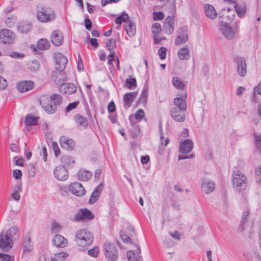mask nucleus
Wrapping results in <instances>:
<instances>
[{"mask_svg": "<svg viewBox=\"0 0 261 261\" xmlns=\"http://www.w3.org/2000/svg\"><path fill=\"white\" fill-rule=\"evenodd\" d=\"M19 233L17 227L12 226L6 233H0V248L3 251H8L13 247V241L19 238Z\"/></svg>", "mask_w": 261, "mask_h": 261, "instance_id": "f257e3e1", "label": "nucleus"}, {"mask_svg": "<svg viewBox=\"0 0 261 261\" xmlns=\"http://www.w3.org/2000/svg\"><path fill=\"white\" fill-rule=\"evenodd\" d=\"M232 186L233 189L238 192L244 191L247 186L245 175L240 171H234L232 174Z\"/></svg>", "mask_w": 261, "mask_h": 261, "instance_id": "f03ea898", "label": "nucleus"}, {"mask_svg": "<svg viewBox=\"0 0 261 261\" xmlns=\"http://www.w3.org/2000/svg\"><path fill=\"white\" fill-rule=\"evenodd\" d=\"M93 239V235L90 232L86 229H80L75 233L74 241L78 246L86 247L92 244Z\"/></svg>", "mask_w": 261, "mask_h": 261, "instance_id": "7ed1b4c3", "label": "nucleus"}, {"mask_svg": "<svg viewBox=\"0 0 261 261\" xmlns=\"http://www.w3.org/2000/svg\"><path fill=\"white\" fill-rule=\"evenodd\" d=\"M39 104L44 111L49 114H54L57 111V106L48 95H41L38 99Z\"/></svg>", "mask_w": 261, "mask_h": 261, "instance_id": "20e7f679", "label": "nucleus"}, {"mask_svg": "<svg viewBox=\"0 0 261 261\" xmlns=\"http://www.w3.org/2000/svg\"><path fill=\"white\" fill-rule=\"evenodd\" d=\"M105 254L109 261H116L118 257V253L116 246L111 243H106L104 245Z\"/></svg>", "mask_w": 261, "mask_h": 261, "instance_id": "39448f33", "label": "nucleus"}, {"mask_svg": "<svg viewBox=\"0 0 261 261\" xmlns=\"http://www.w3.org/2000/svg\"><path fill=\"white\" fill-rule=\"evenodd\" d=\"M177 97L173 99V106L171 108L181 109L187 111V105L186 99L187 97V91H184L182 93H178Z\"/></svg>", "mask_w": 261, "mask_h": 261, "instance_id": "423d86ee", "label": "nucleus"}, {"mask_svg": "<svg viewBox=\"0 0 261 261\" xmlns=\"http://www.w3.org/2000/svg\"><path fill=\"white\" fill-rule=\"evenodd\" d=\"M16 35L8 29L0 30V42L3 44H12L15 42Z\"/></svg>", "mask_w": 261, "mask_h": 261, "instance_id": "0eeeda50", "label": "nucleus"}, {"mask_svg": "<svg viewBox=\"0 0 261 261\" xmlns=\"http://www.w3.org/2000/svg\"><path fill=\"white\" fill-rule=\"evenodd\" d=\"M234 62L237 65L238 74L241 77L245 76L247 73V64L245 59L242 57H236Z\"/></svg>", "mask_w": 261, "mask_h": 261, "instance_id": "6e6552de", "label": "nucleus"}, {"mask_svg": "<svg viewBox=\"0 0 261 261\" xmlns=\"http://www.w3.org/2000/svg\"><path fill=\"white\" fill-rule=\"evenodd\" d=\"M188 40V27L187 26L180 27L177 31V35L175 40V44L179 45L185 43Z\"/></svg>", "mask_w": 261, "mask_h": 261, "instance_id": "1a4fd4ad", "label": "nucleus"}, {"mask_svg": "<svg viewBox=\"0 0 261 261\" xmlns=\"http://www.w3.org/2000/svg\"><path fill=\"white\" fill-rule=\"evenodd\" d=\"M219 29L226 38L232 39L234 37L236 31L232 29L226 22L223 23V20H221Z\"/></svg>", "mask_w": 261, "mask_h": 261, "instance_id": "9d476101", "label": "nucleus"}, {"mask_svg": "<svg viewBox=\"0 0 261 261\" xmlns=\"http://www.w3.org/2000/svg\"><path fill=\"white\" fill-rule=\"evenodd\" d=\"M54 58L56 61V69L63 71L65 68L66 65L68 62L67 58L59 53H56Z\"/></svg>", "mask_w": 261, "mask_h": 261, "instance_id": "9b49d317", "label": "nucleus"}, {"mask_svg": "<svg viewBox=\"0 0 261 261\" xmlns=\"http://www.w3.org/2000/svg\"><path fill=\"white\" fill-rule=\"evenodd\" d=\"M170 115L176 122H182L186 119V110L171 108Z\"/></svg>", "mask_w": 261, "mask_h": 261, "instance_id": "f8f14e48", "label": "nucleus"}, {"mask_svg": "<svg viewBox=\"0 0 261 261\" xmlns=\"http://www.w3.org/2000/svg\"><path fill=\"white\" fill-rule=\"evenodd\" d=\"M94 215L87 208H83L76 213L74 217V220L76 222L84 221L86 219L92 220Z\"/></svg>", "mask_w": 261, "mask_h": 261, "instance_id": "ddd939ff", "label": "nucleus"}, {"mask_svg": "<svg viewBox=\"0 0 261 261\" xmlns=\"http://www.w3.org/2000/svg\"><path fill=\"white\" fill-rule=\"evenodd\" d=\"M37 17L38 20L42 22H46L55 18L54 14H48L46 9L43 7L38 8Z\"/></svg>", "mask_w": 261, "mask_h": 261, "instance_id": "4468645a", "label": "nucleus"}, {"mask_svg": "<svg viewBox=\"0 0 261 261\" xmlns=\"http://www.w3.org/2000/svg\"><path fill=\"white\" fill-rule=\"evenodd\" d=\"M69 191L77 196H82L86 193V190L82 185L78 182L71 184L69 187Z\"/></svg>", "mask_w": 261, "mask_h": 261, "instance_id": "2eb2a0df", "label": "nucleus"}, {"mask_svg": "<svg viewBox=\"0 0 261 261\" xmlns=\"http://www.w3.org/2000/svg\"><path fill=\"white\" fill-rule=\"evenodd\" d=\"M51 79L56 84L59 85V87L66 81L65 73L63 71L56 69L52 72Z\"/></svg>", "mask_w": 261, "mask_h": 261, "instance_id": "dca6fc26", "label": "nucleus"}, {"mask_svg": "<svg viewBox=\"0 0 261 261\" xmlns=\"http://www.w3.org/2000/svg\"><path fill=\"white\" fill-rule=\"evenodd\" d=\"M59 89L60 92L66 95H71L75 93L77 88L72 83H64L59 87Z\"/></svg>", "mask_w": 261, "mask_h": 261, "instance_id": "f3484780", "label": "nucleus"}, {"mask_svg": "<svg viewBox=\"0 0 261 261\" xmlns=\"http://www.w3.org/2000/svg\"><path fill=\"white\" fill-rule=\"evenodd\" d=\"M55 177L59 180H65L68 177V172L66 169L59 166L55 168L54 171Z\"/></svg>", "mask_w": 261, "mask_h": 261, "instance_id": "a211bd4d", "label": "nucleus"}, {"mask_svg": "<svg viewBox=\"0 0 261 261\" xmlns=\"http://www.w3.org/2000/svg\"><path fill=\"white\" fill-rule=\"evenodd\" d=\"M51 43L55 46H59L63 43V36L62 33L59 30L54 31L51 35Z\"/></svg>", "mask_w": 261, "mask_h": 261, "instance_id": "6ab92c4d", "label": "nucleus"}, {"mask_svg": "<svg viewBox=\"0 0 261 261\" xmlns=\"http://www.w3.org/2000/svg\"><path fill=\"white\" fill-rule=\"evenodd\" d=\"M34 86L33 82L31 81H23L18 83L17 88L21 92L28 91L33 89Z\"/></svg>", "mask_w": 261, "mask_h": 261, "instance_id": "aec40b11", "label": "nucleus"}, {"mask_svg": "<svg viewBox=\"0 0 261 261\" xmlns=\"http://www.w3.org/2000/svg\"><path fill=\"white\" fill-rule=\"evenodd\" d=\"M193 147V144L191 140L186 139L180 143L179 149L182 153H188L190 152Z\"/></svg>", "mask_w": 261, "mask_h": 261, "instance_id": "412c9836", "label": "nucleus"}, {"mask_svg": "<svg viewBox=\"0 0 261 261\" xmlns=\"http://www.w3.org/2000/svg\"><path fill=\"white\" fill-rule=\"evenodd\" d=\"M74 120L78 128H87L88 127L89 123L85 117L80 114H76L74 116Z\"/></svg>", "mask_w": 261, "mask_h": 261, "instance_id": "4be33fe9", "label": "nucleus"}, {"mask_svg": "<svg viewBox=\"0 0 261 261\" xmlns=\"http://www.w3.org/2000/svg\"><path fill=\"white\" fill-rule=\"evenodd\" d=\"M103 188V185L102 184H99L98 186H97L93 192H92L89 200V203L90 204H93L99 199V197L100 195L102 190Z\"/></svg>", "mask_w": 261, "mask_h": 261, "instance_id": "5701e85b", "label": "nucleus"}, {"mask_svg": "<svg viewBox=\"0 0 261 261\" xmlns=\"http://www.w3.org/2000/svg\"><path fill=\"white\" fill-rule=\"evenodd\" d=\"M136 92L125 93L123 96V102L124 108L127 109L130 107L134 99L137 97Z\"/></svg>", "mask_w": 261, "mask_h": 261, "instance_id": "b1692460", "label": "nucleus"}, {"mask_svg": "<svg viewBox=\"0 0 261 261\" xmlns=\"http://www.w3.org/2000/svg\"><path fill=\"white\" fill-rule=\"evenodd\" d=\"M235 11L237 15L240 18L244 17L246 12V5L245 2H240L237 4L236 3L234 6Z\"/></svg>", "mask_w": 261, "mask_h": 261, "instance_id": "393cba45", "label": "nucleus"}, {"mask_svg": "<svg viewBox=\"0 0 261 261\" xmlns=\"http://www.w3.org/2000/svg\"><path fill=\"white\" fill-rule=\"evenodd\" d=\"M53 244L57 247H64L67 244V240L61 234H56L53 240Z\"/></svg>", "mask_w": 261, "mask_h": 261, "instance_id": "a878e982", "label": "nucleus"}, {"mask_svg": "<svg viewBox=\"0 0 261 261\" xmlns=\"http://www.w3.org/2000/svg\"><path fill=\"white\" fill-rule=\"evenodd\" d=\"M201 188L206 194L212 193L215 189L214 183L210 180H203L202 181Z\"/></svg>", "mask_w": 261, "mask_h": 261, "instance_id": "bb28decb", "label": "nucleus"}, {"mask_svg": "<svg viewBox=\"0 0 261 261\" xmlns=\"http://www.w3.org/2000/svg\"><path fill=\"white\" fill-rule=\"evenodd\" d=\"M204 9L205 15L208 18L213 19L216 17L217 13L212 5L205 4L204 6Z\"/></svg>", "mask_w": 261, "mask_h": 261, "instance_id": "cd10ccee", "label": "nucleus"}, {"mask_svg": "<svg viewBox=\"0 0 261 261\" xmlns=\"http://www.w3.org/2000/svg\"><path fill=\"white\" fill-rule=\"evenodd\" d=\"M60 143L61 147L66 149H71L74 146L73 140L65 136L60 138Z\"/></svg>", "mask_w": 261, "mask_h": 261, "instance_id": "c85d7f7f", "label": "nucleus"}, {"mask_svg": "<svg viewBox=\"0 0 261 261\" xmlns=\"http://www.w3.org/2000/svg\"><path fill=\"white\" fill-rule=\"evenodd\" d=\"M136 246L137 250H136V253L134 252V251H128L127 252V257L128 259V261H140L139 257L141 256L139 255L141 252V249L140 247L137 245L135 244Z\"/></svg>", "mask_w": 261, "mask_h": 261, "instance_id": "c756f323", "label": "nucleus"}, {"mask_svg": "<svg viewBox=\"0 0 261 261\" xmlns=\"http://www.w3.org/2000/svg\"><path fill=\"white\" fill-rule=\"evenodd\" d=\"M172 83L174 87L177 89L180 90V93L187 91L185 84L178 77L174 76L172 78Z\"/></svg>", "mask_w": 261, "mask_h": 261, "instance_id": "7c9ffc66", "label": "nucleus"}, {"mask_svg": "<svg viewBox=\"0 0 261 261\" xmlns=\"http://www.w3.org/2000/svg\"><path fill=\"white\" fill-rule=\"evenodd\" d=\"M61 161L63 165L62 167L65 169L72 167L74 164V161L73 159L68 155H63L61 159Z\"/></svg>", "mask_w": 261, "mask_h": 261, "instance_id": "2f4dec72", "label": "nucleus"}, {"mask_svg": "<svg viewBox=\"0 0 261 261\" xmlns=\"http://www.w3.org/2000/svg\"><path fill=\"white\" fill-rule=\"evenodd\" d=\"M31 29L32 23L28 21L21 22L17 26L18 31L22 33H27L30 31Z\"/></svg>", "mask_w": 261, "mask_h": 261, "instance_id": "473e14b6", "label": "nucleus"}, {"mask_svg": "<svg viewBox=\"0 0 261 261\" xmlns=\"http://www.w3.org/2000/svg\"><path fill=\"white\" fill-rule=\"evenodd\" d=\"M126 32L127 35L130 37H133L136 34V25L135 24L129 21L127 22L125 26Z\"/></svg>", "mask_w": 261, "mask_h": 261, "instance_id": "72a5a7b5", "label": "nucleus"}, {"mask_svg": "<svg viewBox=\"0 0 261 261\" xmlns=\"http://www.w3.org/2000/svg\"><path fill=\"white\" fill-rule=\"evenodd\" d=\"M148 86L147 85H144L138 100L139 103H142L143 104H145L146 103L148 98Z\"/></svg>", "mask_w": 261, "mask_h": 261, "instance_id": "f704fd0d", "label": "nucleus"}, {"mask_svg": "<svg viewBox=\"0 0 261 261\" xmlns=\"http://www.w3.org/2000/svg\"><path fill=\"white\" fill-rule=\"evenodd\" d=\"M50 46L49 41L44 38L39 39L37 43V46L40 50H46L49 48Z\"/></svg>", "mask_w": 261, "mask_h": 261, "instance_id": "c9c22d12", "label": "nucleus"}, {"mask_svg": "<svg viewBox=\"0 0 261 261\" xmlns=\"http://www.w3.org/2000/svg\"><path fill=\"white\" fill-rule=\"evenodd\" d=\"M92 173L87 170H81L79 172L78 179L82 181H87L92 177Z\"/></svg>", "mask_w": 261, "mask_h": 261, "instance_id": "e433bc0d", "label": "nucleus"}, {"mask_svg": "<svg viewBox=\"0 0 261 261\" xmlns=\"http://www.w3.org/2000/svg\"><path fill=\"white\" fill-rule=\"evenodd\" d=\"M39 117L33 116L32 114L28 115L25 118V123L27 126L36 125L38 123Z\"/></svg>", "mask_w": 261, "mask_h": 261, "instance_id": "4c0bfd02", "label": "nucleus"}, {"mask_svg": "<svg viewBox=\"0 0 261 261\" xmlns=\"http://www.w3.org/2000/svg\"><path fill=\"white\" fill-rule=\"evenodd\" d=\"M177 54L180 59L187 60L189 58V49L187 46H185L179 49Z\"/></svg>", "mask_w": 261, "mask_h": 261, "instance_id": "58836bf2", "label": "nucleus"}, {"mask_svg": "<svg viewBox=\"0 0 261 261\" xmlns=\"http://www.w3.org/2000/svg\"><path fill=\"white\" fill-rule=\"evenodd\" d=\"M31 241V238L28 235L24 237L22 244L23 251L29 252L31 251L33 249V247Z\"/></svg>", "mask_w": 261, "mask_h": 261, "instance_id": "ea45409f", "label": "nucleus"}, {"mask_svg": "<svg viewBox=\"0 0 261 261\" xmlns=\"http://www.w3.org/2000/svg\"><path fill=\"white\" fill-rule=\"evenodd\" d=\"M249 215V212L248 211H245L243 212L241 220L240 223L239 224L238 227V230L240 231H242L245 228V224H246L247 222V218Z\"/></svg>", "mask_w": 261, "mask_h": 261, "instance_id": "a19ab883", "label": "nucleus"}, {"mask_svg": "<svg viewBox=\"0 0 261 261\" xmlns=\"http://www.w3.org/2000/svg\"><path fill=\"white\" fill-rule=\"evenodd\" d=\"M129 16L128 14L123 12L120 16L116 18L115 22L117 24L120 25L122 22H127Z\"/></svg>", "mask_w": 261, "mask_h": 261, "instance_id": "79ce46f5", "label": "nucleus"}, {"mask_svg": "<svg viewBox=\"0 0 261 261\" xmlns=\"http://www.w3.org/2000/svg\"><path fill=\"white\" fill-rule=\"evenodd\" d=\"M126 87L129 89L135 88L137 86L136 79L129 76V79H127L126 80Z\"/></svg>", "mask_w": 261, "mask_h": 261, "instance_id": "37998d69", "label": "nucleus"}, {"mask_svg": "<svg viewBox=\"0 0 261 261\" xmlns=\"http://www.w3.org/2000/svg\"><path fill=\"white\" fill-rule=\"evenodd\" d=\"M231 11H232V9L229 8H224L222 9L219 13V18L221 19L220 21L225 20L227 13H229Z\"/></svg>", "mask_w": 261, "mask_h": 261, "instance_id": "c03bdc74", "label": "nucleus"}, {"mask_svg": "<svg viewBox=\"0 0 261 261\" xmlns=\"http://www.w3.org/2000/svg\"><path fill=\"white\" fill-rule=\"evenodd\" d=\"M16 21V16H12L8 17L5 20V23L8 27H12Z\"/></svg>", "mask_w": 261, "mask_h": 261, "instance_id": "a18cd8bd", "label": "nucleus"}, {"mask_svg": "<svg viewBox=\"0 0 261 261\" xmlns=\"http://www.w3.org/2000/svg\"><path fill=\"white\" fill-rule=\"evenodd\" d=\"M49 97L51 99L54 103L56 104V106L57 105L60 104L62 101L61 97L58 94H53L52 96H49Z\"/></svg>", "mask_w": 261, "mask_h": 261, "instance_id": "49530a36", "label": "nucleus"}, {"mask_svg": "<svg viewBox=\"0 0 261 261\" xmlns=\"http://www.w3.org/2000/svg\"><path fill=\"white\" fill-rule=\"evenodd\" d=\"M162 31L161 24L159 23H155L152 26V32L154 35L159 34Z\"/></svg>", "mask_w": 261, "mask_h": 261, "instance_id": "de8ad7c7", "label": "nucleus"}, {"mask_svg": "<svg viewBox=\"0 0 261 261\" xmlns=\"http://www.w3.org/2000/svg\"><path fill=\"white\" fill-rule=\"evenodd\" d=\"M0 261H14V257L7 254L0 253Z\"/></svg>", "mask_w": 261, "mask_h": 261, "instance_id": "09e8293b", "label": "nucleus"}, {"mask_svg": "<svg viewBox=\"0 0 261 261\" xmlns=\"http://www.w3.org/2000/svg\"><path fill=\"white\" fill-rule=\"evenodd\" d=\"M144 112L142 109L139 110L136 112L134 115H133V116L134 117L135 119H137L140 121H141V120L144 117Z\"/></svg>", "mask_w": 261, "mask_h": 261, "instance_id": "8fccbe9b", "label": "nucleus"}, {"mask_svg": "<svg viewBox=\"0 0 261 261\" xmlns=\"http://www.w3.org/2000/svg\"><path fill=\"white\" fill-rule=\"evenodd\" d=\"M133 128L130 129L132 136L133 138H137L139 136L140 133V129L139 126L133 127Z\"/></svg>", "mask_w": 261, "mask_h": 261, "instance_id": "3c124183", "label": "nucleus"}, {"mask_svg": "<svg viewBox=\"0 0 261 261\" xmlns=\"http://www.w3.org/2000/svg\"><path fill=\"white\" fill-rule=\"evenodd\" d=\"M116 45V41L114 39H109L106 43V47L108 50H111Z\"/></svg>", "mask_w": 261, "mask_h": 261, "instance_id": "603ef678", "label": "nucleus"}, {"mask_svg": "<svg viewBox=\"0 0 261 261\" xmlns=\"http://www.w3.org/2000/svg\"><path fill=\"white\" fill-rule=\"evenodd\" d=\"M80 103L79 101H75L73 102L70 103L66 108V112H69L72 110L75 109Z\"/></svg>", "mask_w": 261, "mask_h": 261, "instance_id": "864d4df0", "label": "nucleus"}, {"mask_svg": "<svg viewBox=\"0 0 261 261\" xmlns=\"http://www.w3.org/2000/svg\"><path fill=\"white\" fill-rule=\"evenodd\" d=\"M164 29L167 34H171L174 31V25L164 24Z\"/></svg>", "mask_w": 261, "mask_h": 261, "instance_id": "5fc2aeb1", "label": "nucleus"}, {"mask_svg": "<svg viewBox=\"0 0 261 261\" xmlns=\"http://www.w3.org/2000/svg\"><path fill=\"white\" fill-rule=\"evenodd\" d=\"M255 145L261 154V134L259 135H255Z\"/></svg>", "mask_w": 261, "mask_h": 261, "instance_id": "6e6d98bb", "label": "nucleus"}, {"mask_svg": "<svg viewBox=\"0 0 261 261\" xmlns=\"http://www.w3.org/2000/svg\"><path fill=\"white\" fill-rule=\"evenodd\" d=\"M164 14L161 11L153 13V18L154 20H160L164 18Z\"/></svg>", "mask_w": 261, "mask_h": 261, "instance_id": "4d7b16f0", "label": "nucleus"}, {"mask_svg": "<svg viewBox=\"0 0 261 261\" xmlns=\"http://www.w3.org/2000/svg\"><path fill=\"white\" fill-rule=\"evenodd\" d=\"M256 92H257L258 94L261 95V82L258 86L254 88V92H253L251 98L253 101H255L256 100Z\"/></svg>", "mask_w": 261, "mask_h": 261, "instance_id": "13d9d810", "label": "nucleus"}, {"mask_svg": "<svg viewBox=\"0 0 261 261\" xmlns=\"http://www.w3.org/2000/svg\"><path fill=\"white\" fill-rule=\"evenodd\" d=\"M166 48L162 47L158 50V55L161 60H164L166 58Z\"/></svg>", "mask_w": 261, "mask_h": 261, "instance_id": "bf43d9fd", "label": "nucleus"}, {"mask_svg": "<svg viewBox=\"0 0 261 261\" xmlns=\"http://www.w3.org/2000/svg\"><path fill=\"white\" fill-rule=\"evenodd\" d=\"M99 249L97 247L95 246L92 249H90L88 251V253L89 255L92 257H96L98 254Z\"/></svg>", "mask_w": 261, "mask_h": 261, "instance_id": "052dcab7", "label": "nucleus"}, {"mask_svg": "<svg viewBox=\"0 0 261 261\" xmlns=\"http://www.w3.org/2000/svg\"><path fill=\"white\" fill-rule=\"evenodd\" d=\"M115 59V55L114 51H111L108 56V64L110 66L114 67L112 62Z\"/></svg>", "mask_w": 261, "mask_h": 261, "instance_id": "680f3d73", "label": "nucleus"}, {"mask_svg": "<svg viewBox=\"0 0 261 261\" xmlns=\"http://www.w3.org/2000/svg\"><path fill=\"white\" fill-rule=\"evenodd\" d=\"M128 119L132 127L139 126L138 125V123L140 121L135 119V117L133 116V115H130L129 116Z\"/></svg>", "mask_w": 261, "mask_h": 261, "instance_id": "e2e57ef3", "label": "nucleus"}, {"mask_svg": "<svg viewBox=\"0 0 261 261\" xmlns=\"http://www.w3.org/2000/svg\"><path fill=\"white\" fill-rule=\"evenodd\" d=\"M17 190L12 194V197L15 200H19L20 199V195L19 194V192H20L21 190V188L19 186H18L17 188Z\"/></svg>", "mask_w": 261, "mask_h": 261, "instance_id": "0e129e2a", "label": "nucleus"}, {"mask_svg": "<svg viewBox=\"0 0 261 261\" xmlns=\"http://www.w3.org/2000/svg\"><path fill=\"white\" fill-rule=\"evenodd\" d=\"M28 175L30 177H34L35 175V168L33 165H30L28 167Z\"/></svg>", "mask_w": 261, "mask_h": 261, "instance_id": "69168bd1", "label": "nucleus"}, {"mask_svg": "<svg viewBox=\"0 0 261 261\" xmlns=\"http://www.w3.org/2000/svg\"><path fill=\"white\" fill-rule=\"evenodd\" d=\"M8 83L7 81L2 76L0 75V90L5 89L7 87Z\"/></svg>", "mask_w": 261, "mask_h": 261, "instance_id": "338daca9", "label": "nucleus"}, {"mask_svg": "<svg viewBox=\"0 0 261 261\" xmlns=\"http://www.w3.org/2000/svg\"><path fill=\"white\" fill-rule=\"evenodd\" d=\"M256 175L258 177L257 182L261 184V166L258 167L255 170Z\"/></svg>", "mask_w": 261, "mask_h": 261, "instance_id": "774afa93", "label": "nucleus"}]
</instances>
